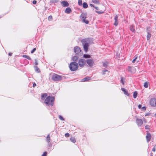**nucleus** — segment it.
<instances>
[{"instance_id": "nucleus-23", "label": "nucleus", "mask_w": 156, "mask_h": 156, "mask_svg": "<svg viewBox=\"0 0 156 156\" xmlns=\"http://www.w3.org/2000/svg\"><path fill=\"white\" fill-rule=\"evenodd\" d=\"M70 140L73 143L76 142V140L74 137H73L70 138Z\"/></svg>"}, {"instance_id": "nucleus-17", "label": "nucleus", "mask_w": 156, "mask_h": 156, "mask_svg": "<svg viewBox=\"0 0 156 156\" xmlns=\"http://www.w3.org/2000/svg\"><path fill=\"white\" fill-rule=\"evenodd\" d=\"M34 68L35 69V70L36 72L37 73H39L40 72V71L39 69L38 68L37 66H34Z\"/></svg>"}, {"instance_id": "nucleus-46", "label": "nucleus", "mask_w": 156, "mask_h": 156, "mask_svg": "<svg viewBox=\"0 0 156 156\" xmlns=\"http://www.w3.org/2000/svg\"><path fill=\"white\" fill-rule=\"evenodd\" d=\"M36 86V84L35 83H34L33 85L34 87H35Z\"/></svg>"}, {"instance_id": "nucleus-5", "label": "nucleus", "mask_w": 156, "mask_h": 156, "mask_svg": "<svg viewBox=\"0 0 156 156\" xmlns=\"http://www.w3.org/2000/svg\"><path fill=\"white\" fill-rule=\"evenodd\" d=\"M74 52L76 54H78L80 56H81L82 53L81 49L78 46H76L74 48Z\"/></svg>"}, {"instance_id": "nucleus-13", "label": "nucleus", "mask_w": 156, "mask_h": 156, "mask_svg": "<svg viewBox=\"0 0 156 156\" xmlns=\"http://www.w3.org/2000/svg\"><path fill=\"white\" fill-rule=\"evenodd\" d=\"M115 20V23H114V25L115 26H117L118 25V16L117 15H116L114 18Z\"/></svg>"}, {"instance_id": "nucleus-28", "label": "nucleus", "mask_w": 156, "mask_h": 156, "mask_svg": "<svg viewBox=\"0 0 156 156\" xmlns=\"http://www.w3.org/2000/svg\"><path fill=\"white\" fill-rule=\"evenodd\" d=\"M134 68L133 67H131L130 66H129L128 67V71L132 72V70Z\"/></svg>"}, {"instance_id": "nucleus-52", "label": "nucleus", "mask_w": 156, "mask_h": 156, "mask_svg": "<svg viewBox=\"0 0 156 156\" xmlns=\"http://www.w3.org/2000/svg\"><path fill=\"white\" fill-rule=\"evenodd\" d=\"M152 151H155V148H153V150H152Z\"/></svg>"}, {"instance_id": "nucleus-37", "label": "nucleus", "mask_w": 156, "mask_h": 156, "mask_svg": "<svg viewBox=\"0 0 156 156\" xmlns=\"http://www.w3.org/2000/svg\"><path fill=\"white\" fill-rule=\"evenodd\" d=\"M47 155V152H45L42 155V156H46Z\"/></svg>"}, {"instance_id": "nucleus-21", "label": "nucleus", "mask_w": 156, "mask_h": 156, "mask_svg": "<svg viewBox=\"0 0 156 156\" xmlns=\"http://www.w3.org/2000/svg\"><path fill=\"white\" fill-rule=\"evenodd\" d=\"M147 39L149 40L151 37V34L149 32L147 31Z\"/></svg>"}, {"instance_id": "nucleus-32", "label": "nucleus", "mask_w": 156, "mask_h": 156, "mask_svg": "<svg viewBox=\"0 0 156 156\" xmlns=\"http://www.w3.org/2000/svg\"><path fill=\"white\" fill-rule=\"evenodd\" d=\"M58 2V0H51L50 1V2L52 3H57Z\"/></svg>"}, {"instance_id": "nucleus-48", "label": "nucleus", "mask_w": 156, "mask_h": 156, "mask_svg": "<svg viewBox=\"0 0 156 156\" xmlns=\"http://www.w3.org/2000/svg\"><path fill=\"white\" fill-rule=\"evenodd\" d=\"M142 109H143L144 110H146V108L145 107H143L142 108Z\"/></svg>"}, {"instance_id": "nucleus-20", "label": "nucleus", "mask_w": 156, "mask_h": 156, "mask_svg": "<svg viewBox=\"0 0 156 156\" xmlns=\"http://www.w3.org/2000/svg\"><path fill=\"white\" fill-rule=\"evenodd\" d=\"M78 58L76 56H74L73 57V60L74 61H76L78 59Z\"/></svg>"}, {"instance_id": "nucleus-35", "label": "nucleus", "mask_w": 156, "mask_h": 156, "mask_svg": "<svg viewBox=\"0 0 156 156\" xmlns=\"http://www.w3.org/2000/svg\"><path fill=\"white\" fill-rule=\"evenodd\" d=\"M48 19L49 20L51 21L52 20V17L51 16H50L48 18Z\"/></svg>"}, {"instance_id": "nucleus-24", "label": "nucleus", "mask_w": 156, "mask_h": 156, "mask_svg": "<svg viewBox=\"0 0 156 156\" xmlns=\"http://www.w3.org/2000/svg\"><path fill=\"white\" fill-rule=\"evenodd\" d=\"M83 5L84 8H87L88 7V5L86 2H84L83 3Z\"/></svg>"}, {"instance_id": "nucleus-16", "label": "nucleus", "mask_w": 156, "mask_h": 156, "mask_svg": "<svg viewBox=\"0 0 156 156\" xmlns=\"http://www.w3.org/2000/svg\"><path fill=\"white\" fill-rule=\"evenodd\" d=\"M65 12L67 13H69L71 12V10L69 7L66 8Z\"/></svg>"}, {"instance_id": "nucleus-36", "label": "nucleus", "mask_w": 156, "mask_h": 156, "mask_svg": "<svg viewBox=\"0 0 156 156\" xmlns=\"http://www.w3.org/2000/svg\"><path fill=\"white\" fill-rule=\"evenodd\" d=\"M59 118L61 120L64 121V119L63 117L60 115H59Z\"/></svg>"}, {"instance_id": "nucleus-45", "label": "nucleus", "mask_w": 156, "mask_h": 156, "mask_svg": "<svg viewBox=\"0 0 156 156\" xmlns=\"http://www.w3.org/2000/svg\"><path fill=\"white\" fill-rule=\"evenodd\" d=\"M142 105H139L138 106V108H141Z\"/></svg>"}, {"instance_id": "nucleus-49", "label": "nucleus", "mask_w": 156, "mask_h": 156, "mask_svg": "<svg viewBox=\"0 0 156 156\" xmlns=\"http://www.w3.org/2000/svg\"><path fill=\"white\" fill-rule=\"evenodd\" d=\"M90 5L91 7H94V5L92 4H90Z\"/></svg>"}, {"instance_id": "nucleus-22", "label": "nucleus", "mask_w": 156, "mask_h": 156, "mask_svg": "<svg viewBox=\"0 0 156 156\" xmlns=\"http://www.w3.org/2000/svg\"><path fill=\"white\" fill-rule=\"evenodd\" d=\"M47 96V94H44L41 95V99L43 100L44 98Z\"/></svg>"}, {"instance_id": "nucleus-41", "label": "nucleus", "mask_w": 156, "mask_h": 156, "mask_svg": "<svg viewBox=\"0 0 156 156\" xmlns=\"http://www.w3.org/2000/svg\"><path fill=\"white\" fill-rule=\"evenodd\" d=\"M65 136L66 137H68L69 136V133H66L65 134Z\"/></svg>"}, {"instance_id": "nucleus-33", "label": "nucleus", "mask_w": 156, "mask_h": 156, "mask_svg": "<svg viewBox=\"0 0 156 156\" xmlns=\"http://www.w3.org/2000/svg\"><path fill=\"white\" fill-rule=\"evenodd\" d=\"M144 86L145 88H147L148 87V83L147 82H145L144 83Z\"/></svg>"}, {"instance_id": "nucleus-38", "label": "nucleus", "mask_w": 156, "mask_h": 156, "mask_svg": "<svg viewBox=\"0 0 156 156\" xmlns=\"http://www.w3.org/2000/svg\"><path fill=\"white\" fill-rule=\"evenodd\" d=\"M96 12L99 14H101L104 13L103 12L96 11Z\"/></svg>"}, {"instance_id": "nucleus-11", "label": "nucleus", "mask_w": 156, "mask_h": 156, "mask_svg": "<svg viewBox=\"0 0 156 156\" xmlns=\"http://www.w3.org/2000/svg\"><path fill=\"white\" fill-rule=\"evenodd\" d=\"M61 3L63 7H67L69 5L68 3L66 1H62L61 2Z\"/></svg>"}, {"instance_id": "nucleus-7", "label": "nucleus", "mask_w": 156, "mask_h": 156, "mask_svg": "<svg viewBox=\"0 0 156 156\" xmlns=\"http://www.w3.org/2000/svg\"><path fill=\"white\" fill-rule=\"evenodd\" d=\"M80 17L82 19L83 22L87 24L89 23V21L88 20H85L86 18L85 15L84 13H82L80 16Z\"/></svg>"}, {"instance_id": "nucleus-12", "label": "nucleus", "mask_w": 156, "mask_h": 156, "mask_svg": "<svg viewBox=\"0 0 156 156\" xmlns=\"http://www.w3.org/2000/svg\"><path fill=\"white\" fill-rule=\"evenodd\" d=\"M146 138L147 142H148L150 141L151 138V135L150 133H147Z\"/></svg>"}, {"instance_id": "nucleus-43", "label": "nucleus", "mask_w": 156, "mask_h": 156, "mask_svg": "<svg viewBox=\"0 0 156 156\" xmlns=\"http://www.w3.org/2000/svg\"><path fill=\"white\" fill-rule=\"evenodd\" d=\"M37 3V1H36V0H34L33 1V3L34 4H35L36 3Z\"/></svg>"}, {"instance_id": "nucleus-6", "label": "nucleus", "mask_w": 156, "mask_h": 156, "mask_svg": "<svg viewBox=\"0 0 156 156\" xmlns=\"http://www.w3.org/2000/svg\"><path fill=\"white\" fill-rule=\"evenodd\" d=\"M150 105L153 107L156 106V99L155 98H152L151 99L150 101Z\"/></svg>"}, {"instance_id": "nucleus-4", "label": "nucleus", "mask_w": 156, "mask_h": 156, "mask_svg": "<svg viewBox=\"0 0 156 156\" xmlns=\"http://www.w3.org/2000/svg\"><path fill=\"white\" fill-rule=\"evenodd\" d=\"M52 79L54 81H60L62 79V76L56 74H54L52 76Z\"/></svg>"}, {"instance_id": "nucleus-26", "label": "nucleus", "mask_w": 156, "mask_h": 156, "mask_svg": "<svg viewBox=\"0 0 156 156\" xmlns=\"http://www.w3.org/2000/svg\"><path fill=\"white\" fill-rule=\"evenodd\" d=\"M83 57L86 58H89L90 57V55H88L84 54Z\"/></svg>"}, {"instance_id": "nucleus-14", "label": "nucleus", "mask_w": 156, "mask_h": 156, "mask_svg": "<svg viewBox=\"0 0 156 156\" xmlns=\"http://www.w3.org/2000/svg\"><path fill=\"white\" fill-rule=\"evenodd\" d=\"M123 92L126 95L128 96L129 95V94L128 93V92L125 89L123 88H121Z\"/></svg>"}, {"instance_id": "nucleus-34", "label": "nucleus", "mask_w": 156, "mask_h": 156, "mask_svg": "<svg viewBox=\"0 0 156 156\" xmlns=\"http://www.w3.org/2000/svg\"><path fill=\"white\" fill-rule=\"evenodd\" d=\"M138 56L137 55H136V56L134 59L132 61V62L133 63H134L135 62V61L136 60V59L137 58Z\"/></svg>"}, {"instance_id": "nucleus-15", "label": "nucleus", "mask_w": 156, "mask_h": 156, "mask_svg": "<svg viewBox=\"0 0 156 156\" xmlns=\"http://www.w3.org/2000/svg\"><path fill=\"white\" fill-rule=\"evenodd\" d=\"M91 78L90 77H86L81 80V81L82 82H86L87 81L89 80H90Z\"/></svg>"}, {"instance_id": "nucleus-31", "label": "nucleus", "mask_w": 156, "mask_h": 156, "mask_svg": "<svg viewBox=\"0 0 156 156\" xmlns=\"http://www.w3.org/2000/svg\"><path fill=\"white\" fill-rule=\"evenodd\" d=\"M82 4V0H79L78 2V4L79 5H81Z\"/></svg>"}, {"instance_id": "nucleus-18", "label": "nucleus", "mask_w": 156, "mask_h": 156, "mask_svg": "<svg viewBox=\"0 0 156 156\" xmlns=\"http://www.w3.org/2000/svg\"><path fill=\"white\" fill-rule=\"evenodd\" d=\"M46 140L48 143H49V142H50V134H48V136L46 138Z\"/></svg>"}, {"instance_id": "nucleus-51", "label": "nucleus", "mask_w": 156, "mask_h": 156, "mask_svg": "<svg viewBox=\"0 0 156 156\" xmlns=\"http://www.w3.org/2000/svg\"><path fill=\"white\" fill-rule=\"evenodd\" d=\"M9 56H11V55H12V53H9Z\"/></svg>"}, {"instance_id": "nucleus-54", "label": "nucleus", "mask_w": 156, "mask_h": 156, "mask_svg": "<svg viewBox=\"0 0 156 156\" xmlns=\"http://www.w3.org/2000/svg\"><path fill=\"white\" fill-rule=\"evenodd\" d=\"M155 115L156 116V113L155 114Z\"/></svg>"}, {"instance_id": "nucleus-10", "label": "nucleus", "mask_w": 156, "mask_h": 156, "mask_svg": "<svg viewBox=\"0 0 156 156\" xmlns=\"http://www.w3.org/2000/svg\"><path fill=\"white\" fill-rule=\"evenodd\" d=\"M136 123L138 126H141L143 123L142 120L141 119H136Z\"/></svg>"}, {"instance_id": "nucleus-44", "label": "nucleus", "mask_w": 156, "mask_h": 156, "mask_svg": "<svg viewBox=\"0 0 156 156\" xmlns=\"http://www.w3.org/2000/svg\"><path fill=\"white\" fill-rule=\"evenodd\" d=\"M35 64L36 65H38V62H37V61L36 60L35 61Z\"/></svg>"}, {"instance_id": "nucleus-29", "label": "nucleus", "mask_w": 156, "mask_h": 156, "mask_svg": "<svg viewBox=\"0 0 156 156\" xmlns=\"http://www.w3.org/2000/svg\"><path fill=\"white\" fill-rule=\"evenodd\" d=\"M125 82V81L124 80L123 78L122 77H121V82L124 85V82Z\"/></svg>"}, {"instance_id": "nucleus-3", "label": "nucleus", "mask_w": 156, "mask_h": 156, "mask_svg": "<svg viewBox=\"0 0 156 156\" xmlns=\"http://www.w3.org/2000/svg\"><path fill=\"white\" fill-rule=\"evenodd\" d=\"M81 42L83 45V47L84 49L86 52H87L88 51L89 44L88 42L87 41L86 39H83L81 41Z\"/></svg>"}, {"instance_id": "nucleus-9", "label": "nucleus", "mask_w": 156, "mask_h": 156, "mask_svg": "<svg viewBox=\"0 0 156 156\" xmlns=\"http://www.w3.org/2000/svg\"><path fill=\"white\" fill-rule=\"evenodd\" d=\"M87 64L90 66H92L93 65L94 61L93 59H88L86 61Z\"/></svg>"}, {"instance_id": "nucleus-8", "label": "nucleus", "mask_w": 156, "mask_h": 156, "mask_svg": "<svg viewBox=\"0 0 156 156\" xmlns=\"http://www.w3.org/2000/svg\"><path fill=\"white\" fill-rule=\"evenodd\" d=\"M85 64V60L83 59H80L79 61V64L80 67H83Z\"/></svg>"}, {"instance_id": "nucleus-2", "label": "nucleus", "mask_w": 156, "mask_h": 156, "mask_svg": "<svg viewBox=\"0 0 156 156\" xmlns=\"http://www.w3.org/2000/svg\"><path fill=\"white\" fill-rule=\"evenodd\" d=\"M70 69L72 71H75L78 68V65L76 62H72L70 64L69 66Z\"/></svg>"}, {"instance_id": "nucleus-42", "label": "nucleus", "mask_w": 156, "mask_h": 156, "mask_svg": "<svg viewBox=\"0 0 156 156\" xmlns=\"http://www.w3.org/2000/svg\"><path fill=\"white\" fill-rule=\"evenodd\" d=\"M149 126H145V128L146 129H149Z\"/></svg>"}, {"instance_id": "nucleus-40", "label": "nucleus", "mask_w": 156, "mask_h": 156, "mask_svg": "<svg viewBox=\"0 0 156 156\" xmlns=\"http://www.w3.org/2000/svg\"><path fill=\"white\" fill-rule=\"evenodd\" d=\"M107 65V62H105L103 64V66L104 67H106Z\"/></svg>"}, {"instance_id": "nucleus-39", "label": "nucleus", "mask_w": 156, "mask_h": 156, "mask_svg": "<svg viewBox=\"0 0 156 156\" xmlns=\"http://www.w3.org/2000/svg\"><path fill=\"white\" fill-rule=\"evenodd\" d=\"M36 48H34L33 50L31 51V53H33L34 52L36 51Z\"/></svg>"}, {"instance_id": "nucleus-19", "label": "nucleus", "mask_w": 156, "mask_h": 156, "mask_svg": "<svg viewBox=\"0 0 156 156\" xmlns=\"http://www.w3.org/2000/svg\"><path fill=\"white\" fill-rule=\"evenodd\" d=\"M130 30L132 32H134L135 31V29L133 25H131L130 26Z\"/></svg>"}, {"instance_id": "nucleus-25", "label": "nucleus", "mask_w": 156, "mask_h": 156, "mask_svg": "<svg viewBox=\"0 0 156 156\" xmlns=\"http://www.w3.org/2000/svg\"><path fill=\"white\" fill-rule=\"evenodd\" d=\"M137 93L136 91H135L133 92V97L134 98H136L137 96Z\"/></svg>"}, {"instance_id": "nucleus-30", "label": "nucleus", "mask_w": 156, "mask_h": 156, "mask_svg": "<svg viewBox=\"0 0 156 156\" xmlns=\"http://www.w3.org/2000/svg\"><path fill=\"white\" fill-rule=\"evenodd\" d=\"M92 2L94 3H99V0H92Z\"/></svg>"}, {"instance_id": "nucleus-53", "label": "nucleus", "mask_w": 156, "mask_h": 156, "mask_svg": "<svg viewBox=\"0 0 156 156\" xmlns=\"http://www.w3.org/2000/svg\"><path fill=\"white\" fill-rule=\"evenodd\" d=\"M144 122H145V123H146L147 122H146V120L144 119Z\"/></svg>"}, {"instance_id": "nucleus-1", "label": "nucleus", "mask_w": 156, "mask_h": 156, "mask_svg": "<svg viewBox=\"0 0 156 156\" xmlns=\"http://www.w3.org/2000/svg\"><path fill=\"white\" fill-rule=\"evenodd\" d=\"M54 98L53 97L48 96L45 99L44 103L48 105L52 106L54 104Z\"/></svg>"}, {"instance_id": "nucleus-47", "label": "nucleus", "mask_w": 156, "mask_h": 156, "mask_svg": "<svg viewBox=\"0 0 156 156\" xmlns=\"http://www.w3.org/2000/svg\"><path fill=\"white\" fill-rule=\"evenodd\" d=\"M108 72V70H104L103 71V74H105V72Z\"/></svg>"}, {"instance_id": "nucleus-27", "label": "nucleus", "mask_w": 156, "mask_h": 156, "mask_svg": "<svg viewBox=\"0 0 156 156\" xmlns=\"http://www.w3.org/2000/svg\"><path fill=\"white\" fill-rule=\"evenodd\" d=\"M23 57L24 58H26L28 59L31 60V59L28 56L26 55H24L23 56Z\"/></svg>"}, {"instance_id": "nucleus-50", "label": "nucleus", "mask_w": 156, "mask_h": 156, "mask_svg": "<svg viewBox=\"0 0 156 156\" xmlns=\"http://www.w3.org/2000/svg\"><path fill=\"white\" fill-rule=\"evenodd\" d=\"M94 8L97 10H98V8L97 7H94Z\"/></svg>"}]
</instances>
